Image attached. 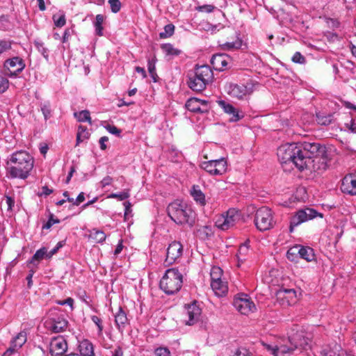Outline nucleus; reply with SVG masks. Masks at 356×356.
Returning <instances> with one entry per match:
<instances>
[{"instance_id": "46", "label": "nucleus", "mask_w": 356, "mask_h": 356, "mask_svg": "<svg viewBox=\"0 0 356 356\" xmlns=\"http://www.w3.org/2000/svg\"><path fill=\"white\" fill-rule=\"evenodd\" d=\"M108 3L113 13H117L120 10L122 4L120 0H108Z\"/></svg>"}, {"instance_id": "35", "label": "nucleus", "mask_w": 356, "mask_h": 356, "mask_svg": "<svg viewBox=\"0 0 356 356\" xmlns=\"http://www.w3.org/2000/svg\"><path fill=\"white\" fill-rule=\"evenodd\" d=\"M104 17L102 15H97L96 16L95 22V31L96 34L99 36L103 35V26L102 24L104 22Z\"/></svg>"}, {"instance_id": "6", "label": "nucleus", "mask_w": 356, "mask_h": 356, "mask_svg": "<svg viewBox=\"0 0 356 356\" xmlns=\"http://www.w3.org/2000/svg\"><path fill=\"white\" fill-rule=\"evenodd\" d=\"M183 284V274L177 268H168L160 280V288L167 295L180 291Z\"/></svg>"}, {"instance_id": "41", "label": "nucleus", "mask_w": 356, "mask_h": 356, "mask_svg": "<svg viewBox=\"0 0 356 356\" xmlns=\"http://www.w3.org/2000/svg\"><path fill=\"white\" fill-rule=\"evenodd\" d=\"M175 26L172 24H168L164 26V31L159 33L161 38H167L173 35Z\"/></svg>"}, {"instance_id": "55", "label": "nucleus", "mask_w": 356, "mask_h": 356, "mask_svg": "<svg viewBox=\"0 0 356 356\" xmlns=\"http://www.w3.org/2000/svg\"><path fill=\"white\" fill-rule=\"evenodd\" d=\"M41 111L44 115V119H48L51 115V109L49 104H43Z\"/></svg>"}, {"instance_id": "62", "label": "nucleus", "mask_w": 356, "mask_h": 356, "mask_svg": "<svg viewBox=\"0 0 356 356\" xmlns=\"http://www.w3.org/2000/svg\"><path fill=\"white\" fill-rule=\"evenodd\" d=\"M122 249H123L122 240H120L117 245V247L114 251V254L115 256L118 255L122 252Z\"/></svg>"}, {"instance_id": "11", "label": "nucleus", "mask_w": 356, "mask_h": 356, "mask_svg": "<svg viewBox=\"0 0 356 356\" xmlns=\"http://www.w3.org/2000/svg\"><path fill=\"white\" fill-rule=\"evenodd\" d=\"M184 248L177 241H172L168 246L164 263L169 266L177 262L183 255Z\"/></svg>"}, {"instance_id": "10", "label": "nucleus", "mask_w": 356, "mask_h": 356, "mask_svg": "<svg viewBox=\"0 0 356 356\" xmlns=\"http://www.w3.org/2000/svg\"><path fill=\"white\" fill-rule=\"evenodd\" d=\"M202 309L197 305V301L184 305L183 312V321L187 325H193L200 318Z\"/></svg>"}, {"instance_id": "45", "label": "nucleus", "mask_w": 356, "mask_h": 356, "mask_svg": "<svg viewBox=\"0 0 356 356\" xmlns=\"http://www.w3.org/2000/svg\"><path fill=\"white\" fill-rule=\"evenodd\" d=\"M124 217L125 220H129L132 216V209H131V204L130 202H124Z\"/></svg>"}, {"instance_id": "32", "label": "nucleus", "mask_w": 356, "mask_h": 356, "mask_svg": "<svg viewBox=\"0 0 356 356\" xmlns=\"http://www.w3.org/2000/svg\"><path fill=\"white\" fill-rule=\"evenodd\" d=\"M300 245H296L290 248L286 252V257L291 261H296L299 258Z\"/></svg>"}, {"instance_id": "54", "label": "nucleus", "mask_w": 356, "mask_h": 356, "mask_svg": "<svg viewBox=\"0 0 356 356\" xmlns=\"http://www.w3.org/2000/svg\"><path fill=\"white\" fill-rule=\"evenodd\" d=\"M11 48V44L8 41L0 42V54H2Z\"/></svg>"}, {"instance_id": "42", "label": "nucleus", "mask_w": 356, "mask_h": 356, "mask_svg": "<svg viewBox=\"0 0 356 356\" xmlns=\"http://www.w3.org/2000/svg\"><path fill=\"white\" fill-rule=\"evenodd\" d=\"M90 318H91V321L97 327V335L99 337H102V336H103V330H104L102 320L100 318H99L98 316H92L90 317Z\"/></svg>"}, {"instance_id": "2", "label": "nucleus", "mask_w": 356, "mask_h": 356, "mask_svg": "<svg viewBox=\"0 0 356 356\" xmlns=\"http://www.w3.org/2000/svg\"><path fill=\"white\" fill-rule=\"evenodd\" d=\"M7 169L13 178L26 179L34 165L33 157L25 151L12 154L7 161Z\"/></svg>"}, {"instance_id": "48", "label": "nucleus", "mask_w": 356, "mask_h": 356, "mask_svg": "<svg viewBox=\"0 0 356 356\" xmlns=\"http://www.w3.org/2000/svg\"><path fill=\"white\" fill-rule=\"evenodd\" d=\"M155 356H171L168 348L159 347L154 350Z\"/></svg>"}, {"instance_id": "16", "label": "nucleus", "mask_w": 356, "mask_h": 356, "mask_svg": "<svg viewBox=\"0 0 356 356\" xmlns=\"http://www.w3.org/2000/svg\"><path fill=\"white\" fill-rule=\"evenodd\" d=\"M276 298L281 305L288 306L296 302L297 294L294 289H282L276 293Z\"/></svg>"}, {"instance_id": "13", "label": "nucleus", "mask_w": 356, "mask_h": 356, "mask_svg": "<svg viewBox=\"0 0 356 356\" xmlns=\"http://www.w3.org/2000/svg\"><path fill=\"white\" fill-rule=\"evenodd\" d=\"M233 305L241 314L244 315H248L256 309L254 303L251 301L245 294L236 297L234 300Z\"/></svg>"}, {"instance_id": "47", "label": "nucleus", "mask_w": 356, "mask_h": 356, "mask_svg": "<svg viewBox=\"0 0 356 356\" xmlns=\"http://www.w3.org/2000/svg\"><path fill=\"white\" fill-rule=\"evenodd\" d=\"M129 197L128 191H123L119 193H111L106 198H118L120 200H124Z\"/></svg>"}, {"instance_id": "5", "label": "nucleus", "mask_w": 356, "mask_h": 356, "mask_svg": "<svg viewBox=\"0 0 356 356\" xmlns=\"http://www.w3.org/2000/svg\"><path fill=\"white\" fill-rule=\"evenodd\" d=\"M188 87L195 92L203 91L213 78L211 69L208 65L197 66L188 73Z\"/></svg>"}, {"instance_id": "44", "label": "nucleus", "mask_w": 356, "mask_h": 356, "mask_svg": "<svg viewBox=\"0 0 356 356\" xmlns=\"http://www.w3.org/2000/svg\"><path fill=\"white\" fill-rule=\"evenodd\" d=\"M222 270L220 268L214 266L211 270V281H218L221 280Z\"/></svg>"}, {"instance_id": "19", "label": "nucleus", "mask_w": 356, "mask_h": 356, "mask_svg": "<svg viewBox=\"0 0 356 356\" xmlns=\"http://www.w3.org/2000/svg\"><path fill=\"white\" fill-rule=\"evenodd\" d=\"M185 106L189 111L193 113H203L208 111L207 102L195 97L188 99Z\"/></svg>"}, {"instance_id": "37", "label": "nucleus", "mask_w": 356, "mask_h": 356, "mask_svg": "<svg viewBox=\"0 0 356 356\" xmlns=\"http://www.w3.org/2000/svg\"><path fill=\"white\" fill-rule=\"evenodd\" d=\"M26 341V334L25 332H19L14 339L12 344L14 345L15 348H20Z\"/></svg>"}, {"instance_id": "25", "label": "nucleus", "mask_w": 356, "mask_h": 356, "mask_svg": "<svg viewBox=\"0 0 356 356\" xmlns=\"http://www.w3.org/2000/svg\"><path fill=\"white\" fill-rule=\"evenodd\" d=\"M79 348L82 356H95L93 346L88 340L82 341Z\"/></svg>"}, {"instance_id": "49", "label": "nucleus", "mask_w": 356, "mask_h": 356, "mask_svg": "<svg viewBox=\"0 0 356 356\" xmlns=\"http://www.w3.org/2000/svg\"><path fill=\"white\" fill-rule=\"evenodd\" d=\"M292 61L296 63L303 64L306 62V59L300 52L297 51L293 54Z\"/></svg>"}, {"instance_id": "3", "label": "nucleus", "mask_w": 356, "mask_h": 356, "mask_svg": "<svg viewBox=\"0 0 356 356\" xmlns=\"http://www.w3.org/2000/svg\"><path fill=\"white\" fill-rule=\"evenodd\" d=\"M308 345V339L303 336L302 332L297 331L288 339H282L277 345L267 346V349L274 356H289L298 348H305Z\"/></svg>"}, {"instance_id": "63", "label": "nucleus", "mask_w": 356, "mask_h": 356, "mask_svg": "<svg viewBox=\"0 0 356 356\" xmlns=\"http://www.w3.org/2000/svg\"><path fill=\"white\" fill-rule=\"evenodd\" d=\"M135 70L141 74L142 76L143 79L146 78L147 77V73L145 70V69L143 67H139V66H137L135 67Z\"/></svg>"}, {"instance_id": "50", "label": "nucleus", "mask_w": 356, "mask_h": 356, "mask_svg": "<svg viewBox=\"0 0 356 356\" xmlns=\"http://www.w3.org/2000/svg\"><path fill=\"white\" fill-rule=\"evenodd\" d=\"M215 8H216V7L214 6L209 4V5L200 6L197 7L196 9L199 12L209 13L213 12Z\"/></svg>"}, {"instance_id": "14", "label": "nucleus", "mask_w": 356, "mask_h": 356, "mask_svg": "<svg viewBox=\"0 0 356 356\" xmlns=\"http://www.w3.org/2000/svg\"><path fill=\"white\" fill-rule=\"evenodd\" d=\"M67 341L63 336L54 337L50 343L51 356H67Z\"/></svg>"}, {"instance_id": "22", "label": "nucleus", "mask_w": 356, "mask_h": 356, "mask_svg": "<svg viewBox=\"0 0 356 356\" xmlns=\"http://www.w3.org/2000/svg\"><path fill=\"white\" fill-rule=\"evenodd\" d=\"M211 287L216 296L222 297L225 296L228 291V287L226 282L222 280L218 281H211Z\"/></svg>"}, {"instance_id": "27", "label": "nucleus", "mask_w": 356, "mask_h": 356, "mask_svg": "<svg viewBox=\"0 0 356 356\" xmlns=\"http://www.w3.org/2000/svg\"><path fill=\"white\" fill-rule=\"evenodd\" d=\"M248 242H245L241 245H240L238 250V253L236 254V258L238 260V266H240V264L243 263L245 260V257L248 254Z\"/></svg>"}, {"instance_id": "8", "label": "nucleus", "mask_w": 356, "mask_h": 356, "mask_svg": "<svg viewBox=\"0 0 356 356\" xmlns=\"http://www.w3.org/2000/svg\"><path fill=\"white\" fill-rule=\"evenodd\" d=\"M254 224L260 231L270 229L273 225V213L267 207H262L256 210Z\"/></svg>"}, {"instance_id": "58", "label": "nucleus", "mask_w": 356, "mask_h": 356, "mask_svg": "<svg viewBox=\"0 0 356 356\" xmlns=\"http://www.w3.org/2000/svg\"><path fill=\"white\" fill-rule=\"evenodd\" d=\"M66 35H67V31H64L63 35L62 36H60L58 33H54V38L55 40H60V42H62L63 43L65 40Z\"/></svg>"}, {"instance_id": "21", "label": "nucleus", "mask_w": 356, "mask_h": 356, "mask_svg": "<svg viewBox=\"0 0 356 356\" xmlns=\"http://www.w3.org/2000/svg\"><path fill=\"white\" fill-rule=\"evenodd\" d=\"M115 323L120 332H122L127 325H129V319L126 312L120 307L114 314Z\"/></svg>"}, {"instance_id": "53", "label": "nucleus", "mask_w": 356, "mask_h": 356, "mask_svg": "<svg viewBox=\"0 0 356 356\" xmlns=\"http://www.w3.org/2000/svg\"><path fill=\"white\" fill-rule=\"evenodd\" d=\"M47 251L45 248H41L38 250L35 254L33 257V260H40L44 258V255L47 254H46Z\"/></svg>"}, {"instance_id": "40", "label": "nucleus", "mask_w": 356, "mask_h": 356, "mask_svg": "<svg viewBox=\"0 0 356 356\" xmlns=\"http://www.w3.org/2000/svg\"><path fill=\"white\" fill-rule=\"evenodd\" d=\"M9 88V81L0 68V93L5 92Z\"/></svg>"}, {"instance_id": "30", "label": "nucleus", "mask_w": 356, "mask_h": 356, "mask_svg": "<svg viewBox=\"0 0 356 356\" xmlns=\"http://www.w3.org/2000/svg\"><path fill=\"white\" fill-rule=\"evenodd\" d=\"M50 328L54 332H60L65 331L67 328V321L65 319L59 320H54Z\"/></svg>"}, {"instance_id": "9", "label": "nucleus", "mask_w": 356, "mask_h": 356, "mask_svg": "<svg viewBox=\"0 0 356 356\" xmlns=\"http://www.w3.org/2000/svg\"><path fill=\"white\" fill-rule=\"evenodd\" d=\"M317 216L323 218V215L321 213H319L315 209L311 208H305V209L299 210L291 218L289 227L290 232H292L294 228L301 223L305 222L309 220H312Z\"/></svg>"}, {"instance_id": "7", "label": "nucleus", "mask_w": 356, "mask_h": 356, "mask_svg": "<svg viewBox=\"0 0 356 356\" xmlns=\"http://www.w3.org/2000/svg\"><path fill=\"white\" fill-rule=\"evenodd\" d=\"M241 219V213L238 209L232 208L229 209L226 213H222L218 217L216 220V226L222 230L225 231L233 227L235 224Z\"/></svg>"}, {"instance_id": "12", "label": "nucleus", "mask_w": 356, "mask_h": 356, "mask_svg": "<svg viewBox=\"0 0 356 356\" xmlns=\"http://www.w3.org/2000/svg\"><path fill=\"white\" fill-rule=\"evenodd\" d=\"M227 161L224 159L211 160L203 162L201 165L202 169L212 175H220L227 171Z\"/></svg>"}, {"instance_id": "20", "label": "nucleus", "mask_w": 356, "mask_h": 356, "mask_svg": "<svg viewBox=\"0 0 356 356\" xmlns=\"http://www.w3.org/2000/svg\"><path fill=\"white\" fill-rule=\"evenodd\" d=\"M218 105L222 108L225 113L230 115L231 122H237L243 118V115L240 113L239 111L233 105L225 100L218 102Z\"/></svg>"}, {"instance_id": "24", "label": "nucleus", "mask_w": 356, "mask_h": 356, "mask_svg": "<svg viewBox=\"0 0 356 356\" xmlns=\"http://www.w3.org/2000/svg\"><path fill=\"white\" fill-rule=\"evenodd\" d=\"M246 88L243 86L230 83L227 87V92L233 97L241 99L246 94Z\"/></svg>"}, {"instance_id": "39", "label": "nucleus", "mask_w": 356, "mask_h": 356, "mask_svg": "<svg viewBox=\"0 0 356 356\" xmlns=\"http://www.w3.org/2000/svg\"><path fill=\"white\" fill-rule=\"evenodd\" d=\"M191 195L194 200H204V194L202 192L199 186H193L191 190Z\"/></svg>"}, {"instance_id": "31", "label": "nucleus", "mask_w": 356, "mask_h": 356, "mask_svg": "<svg viewBox=\"0 0 356 356\" xmlns=\"http://www.w3.org/2000/svg\"><path fill=\"white\" fill-rule=\"evenodd\" d=\"M161 47L166 56H175L181 53V50L175 48L173 45L169 43L163 44Z\"/></svg>"}, {"instance_id": "29", "label": "nucleus", "mask_w": 356, "mask_h": 356, "mask_svg": "<svg viewBox=\"0 0 356 356\" xmlns=\"http://www.w3.org/2000/svg\"><path fill=\"white\" fill-rule=\"evenodd\" d=\"M89 238L96 243H102L106 240V234L101 230L93 229L90 232Z\"/></svg>"}, {"instance_id": "38", "label": "nucleus", "mask_w": 356, "mask_h": 356, "mask_svg": "<svg viewBox=\"0 0 356 356\" xmlns=\"http://www.w3.org/2000/svg\"><path fill=\"white\" fill-rule=\"evenodd\" d=\"M54 24L57 27H62L65 24V16L63 13H58L53 15L52 17Z\"/></svg>"}, {"instance_id": "51", "label": "nucleus", "mask_w": 356, "mask_h": 356, "mask_svg": "<svg viewBox=\"0 0 356 356\" xmlns=\"http://www.w3.org/2000/svg\"><path fill=\"white\" fill-rule=\"evenodd\" d=\"M234 356H252V353L245 348H238L234 353Z\"/></svg>"}, {"instance_id": "26", "label": "nucleus", "mask_w": 356, "mask_h": 356, "mask_svg": "<svg viewBox=\"0 0 356 356\" xmlns=\"http://www.w3.org/2000/svg\"><path fill=\"white\" fill-rule=\"evenodd\" d=\"M299 257L305 259L307 261H312L315 259L314 250L309 247H305L300 245Z\"/></svg>"}, {"instance_id": "59", "label": "nucleus", "mask_w": 356, "mask_h": 356, "mask_svg": "<svg viewBox=\"0 0 356 356\" xmlns=\"http://www.w3.org/2000/svg\"><path fill=\"white\" fill-rule=\"evenodd\" d=\"M108 140V138L107 136H103L99 139V145L100 148L102 150H105L106 149V143Z\"/></svg>"}, {"instance_id": "43", "label": "nucleus", "mask_w": 356, "mask_h": 356, "mask_svg": "<svg viewBox=\"0 0 356 356\" xmlns=\"http://www.w3.org/2000/svg\"><path fill=\"white\" fill-rule=\"evenodd\" d=\"M53 193V190L49 188L47 186H43L38 188L37 191V195L39 198H47L48 196Z\"/></svg>"}, {"instance_id": "33", "label": "nucleus", "mask_w": 356, "mask_h": 356, "mask_svg": "<svg viewBox=\"0 0 356 356\" xmlns=\"http://www.w3.org/2000/svg\"><path fill=\"white\" fill-rule=\"evenodd\" d=\"M242 45V41L239 39H236L234 42H227L220 44L221 48L224 50H232V49H238Z\"/></svg>"}, {"instance_id": "28", "label": "nucleus", "mask_w": 356, "mask_h": 356, "mask_svg": "<svg viewBox=\"0 0 356 356\" xmlns=\"http://www.w3.org/2000/svg\"><path fill=\"white\" fill-rule=\"evenodd\" d=\"M157 61V58L156 56L154 55L152 59L147 60V68L148 72L153 80L154 82L157 81L158 75L156 72V63Z\"/></svg>"}, {"instance_id": "56", "label": "nucleus", "mask_w": 356, "mask_h": 356, "mask_svg": "<svg viewBox=\"0 0 356 356\" xmlns=\"http://www.w3.org/2000/svg\"><path fill=\"white\" fill-rule=\"evenodd\" d=\"M64 245V242L63 241H60V242H58L56 245V246L53 248L49 253L48 254H47V257H49L50 258L52 255H54L55 253L57 252V251L60 248H62L63 246Z\"/></svg>"}, {"instance_id": "52", "label": "nucleus", "mask_w": 356, "mask_h": 356, "mask_svg": "<svg viewBox=\"0 0 356 356\" xmlns=\"http://www.w3.org/2000/svg\"><path fill=\"white\" fill-rule=\"evenodd\" d=\"M106 130L110 133V134H112L113 135H115L117 136H120V134L122 132V130L118 129V127H116L114 125H107L106 127Z\"/></svg>"}, {"instance_id": "61", "label": "nucleus", "mask_w": 356, "mask_h": 356, "mask_svg": "<svg viewBox=\"0 0 356 356\" xmlns=\"http://www.w3.org/2000/svg\"><path fill=\"white\" fill-rule=\"evenodd\" d=\"M305 193H306L305 188H304V187L299 188L297 191V194H296V197L297 200H304V197H300L299 195L301 194H305Z\"/></svg>"}, {"instance_id": "1", "label": "nucleus", "mask_w": 356, "mask_h": 356, "mask_svg": "<svg viewBox=\"0 0 356 356\" xmlns=\"http://www.w3.org/2000/svg\"><path fill=\"white\" fill-rule=\"evenodd\" d=\"M277 155L284 170L293 165L299 171L321 174L327 168L325 146L318 143H286L277 149Z\"/></svg>"}, {"instance_id": "57", "label": "nucleus", "mask_w": 356, "mask_h": 356, "mask_svg": "<svg viewBox=\"0 0 356 356\" xmlns=\"http://www.w3.org/2000/svg\"><path fill=\"white\" fill-rule=\"evenodd\" d=\"M58 222V220L53 218L52 215L50 216L49 220L42 226V229H49L54 224Z\"/></svg>"}, {"instance_id": "23", "label": "nucleus", "mask_w": 356, "mask_h": 356, "mask_svg": "<svg viewBox=\"0 0 356 356\" xmlns=\"http://www.w3.org/2000/svg\"><path fill=\"white\" fill-rule=\"evenodd\" d=\"M323 356H346L345 351L340 345L334 343L325 348L322 351Z\"/></svg>"}, {"instance_id": "36", "label": "nucleus", "mask_w": 356, "mask_h": 356, "mask_svg": "<svg viewBox=\"0 0 356 356\" xmlns=\"http://www.w3.org/2000/svg\"><path fill=\"white\" fill-rule=\"evenodd\" d=\"M89 136H90V134L87 131V129L82 126H79L78 128V131H77V134H76L77 144L83 142L86 139H88L89 138Z\"/></svg>"}, {"instance_id": "4", "label": "nucleus", "mask_w": 356, "mask_h": 356, "mask_svg": "<svg viewBox=\"0 0 356 356\" xmlns=\"http://www.w3.org/2000/svg\"><path fill=\"white\" fill-rule=\"evenodd\" d=\"M168 216L177 224L193 225L195 213L187 202H171L167 208Z\"/></svg>"}, {"instance_id": "34", "label": "nucleus", "mask_w": 356, "mask_h": 356, "mask_svg": "<svg viewBox=\"0 0 356 356\" xmlns=\"http://www.w3.org/2000/svg\"><path fill=\"white\" fill-rule=\"evenodd\" d=\"M74 116L79 122H88L91 124L90 112L87 110L81 111L80 112H74Z\"/></svg>"}, {"instance_id": "60", "label": "nucleus", "mask_w": 356, "mask_h": 356, "mask_svg": "<svg viewBox=\"0 0 356 356\" xmlns=\"http://www.w3.org/2000/svg\"><path fill=\"white\" fill-rule=\"evenodd\" d=\"M112 181H113V179L111 177L107 176V177H104L102 179V181H101L102 186L105 187L106 186H108L112 183Z\"/></svg>"}, {"instance_id": "17", "label": "nucleus", "mask_w": 356, "mask_h": 356, "mask_svg": "<svg viewBox=\"0 0 356 356\" xmlns=\"http://www.w3.org/2000/svg\"><path fill=\"white\" fill-rule=\"evenodd\" d=\"M341 191L350 195H356V172L346 175L341 181Z\"/></svg>"}, {"instance_id": "64", "label": "nucleus", "mask_w": 356, "mask_h": 356, "mask_svg": "<svg viewBox=\"0 0 356 356\" xmlns=\"http://www.w3.org/2000/svg\"><path fill=\"white\" fill-rule=\"evenodd\" d=\"M17 348H15L14 345L12 344V346L9 348L3 355V356H10L11 354H13L14 352H15L16 349Z\"/></svg>"}, {"instance_id": "15", "label": "nucleus", "mask_w": 356, "mask_h": 356, "mask_svg": "<svg viewBox=\"0 0 356 356\" xmlns=\"http://www.w3.org/2000/svg\"><path fill=\"white\" fill-rule=\"evenodd\" d=\"M4 67L9 72L10 76H15L25 67V63L22 58L15 56L7 59L4 62Z\"/></svg>"}, {"instance_id": "18", "label": "nucleus", "mask_w": 356, "mask_h": 356, "mask_svg": "<svg viewBox=\"0 0 356 356\" xmlns=\"http://www.w3.org/2000/svg\"><path fill=\"white\" fill-rule=\"evenodd\" d=\"M232 58L225 54H218L212 56L211 63L218 71H223L229 67Z\"/></svg>"}]
</instances>
